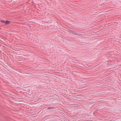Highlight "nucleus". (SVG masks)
<instances>
[{
  "instance_id": "1",
  "label": "nucleus",
  "mask_w": 121,
  "mask_h": 121,
  "mask_svg": "<svg viewBox=\"0 0 121 121\" xmlns=\"http://www.w3.org/2000/svg\"><path fill=\"white\" fill-rule=\"evenodd\" d=\"M10 22L8 21H6L5 22V24H8Z\"/></svg>"
},
{
  "instance_id": "2",
  "label": "nucleus",
  "mask_w": 121,
  "mask_h": 121,
  "mask_svg": "<svg viewBox=\"0 0 121 121\" xmlns=\"http://www.w3.org/2000/svg\"><path fill=\"white\" fill-rule=\"evenodd\" d=\"M72 32H73V33L74 34H77L76 32L74 31H73Z\"/></svg>"
},
{
  "instance_id": "3",
  "label": "nucleus",
  "mask_w": 121,
  "mask_h": 121,
  "mask_svg": "<svg viewBox=\"0 0 121 121\" xmlns=\"http://www.w3.org/2000/svg\"><path fill=\"white\" fill-rule=\"evenodd\" d=\"M1 22H3V23H5V22L4 21H3V20H1Z\"/></svg>"
}]
</instances>
